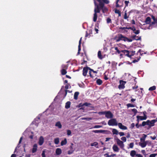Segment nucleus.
<instances>
[{
  "label": "nucleus",
  "mask_w": 157,
  "mask_h": 157,
  "mask_svg": "<svg viewBox=\"0 0 157 157\" xmlns=\"http://www.w3.org/2000/svg\"><path fill=\"white\" fill-rule=\"evenodd\" d=\"M67 143V140L65 138L63 140H62L61 143V146L65 145Z\"/></svg>",
  "instance_id": "32"
},
{
  "label": "nucleus",
  "mask_w": 157,
  "mask_h": 157,
  "mask_svg": "<svg viewBox=\"0 0 157 157\" xmlns=\"http://www.w3.org/2000/svg\"><path fill=\"white\" fill-rule=\"evenodd\" d=\"M151 18L150 17H147L146 18L145 21V22L146 24H149L151 22Z\"/></svg>",
  "instance_id": "28"
},
{
  "label": "nucleus",
  "mask_w": 157,
  "mask_h": 157,
  "mask_svg": "<svg viewBox=\"0 0 157 157\" xmlns=\"http://www.w3.org/2000/svg\"><path fill=\"white\" fill-rule=\"evenodd\" d=\"M112 132L113 135H117L118 134V131L115 128L112 129Z\"/></svg>",
  "instance_id": "24"
},
{
  "label": "nucleus",
  "mask_w": 157,
  "mask_h": 157,
  "mask_svg": "<svg viewBox=\"0 0 157 157\" xmlns=\"http://www.w3.org/2000/svg\"><path fill=\"white\" fill-rule=\"evenodd\" d=\"M95 8L94 10V14L93 21L96 22L97 21L98 16L97 13H99L100 12V8L96 2H94Z\"/></svg>",
  "instance_id": "1"
},
{
  "label": "nucleus",
  "mask_w": 157,
  "mask_h": 157,
  "mask_svg": "<svg viewBox=\"0 0 157 157\" xmlns=\"http://www.w3.org/2000/svg\"><path fill=\"white\" fill-rule=\"evenodd\" d=\"M147 135L143 134V136L140 139V142H145V139L147 137Z\"/></svg>",
  "instance_id": "21"
},
{
  "label": "nucleus",
  "mask_w": 157,
  "mask_h": 157,
  "mask_svg": "<svg viewBox=\"0 0 157 157\" xmlns=\"http://www.w3.org/2000/svg\"><path fill=\"white\" fill-rule=\"evenodd\" d=\"M147 122H148V125L150 127H153L154 126L155 123L157 122V118L155 119L152 120L151 121L147 120Z\"/></svg>",
  "instance_id": "4"
},
{
  "label": "nucleus",
  "mask_w": 157,
  "mask_h": 157,
  "mask_svg": "<svg viewBox=\"0 0 157 157\" xmlns=\"http://www.w3.org/2000/svg\"><path fill=\"white\" fill-rule=\"evenodd\" d=\"M129 15H128L127 11H125L124 12V18L125 19H127L128 21V18L129 17Z\"/></svg>",
  "instance_id": "25"
},
{
  "label": "nucleus",
  "mask_w": 157,
  "mask_h": 157,
  "mask_svg": "<svg viewBox=\"0 0 157 157\" xmlns=\"http://www.w3.org/2000/svg\"><path fill=\"white\" fill-rule=\"evenodd\" d=\"M134 143H130L129 144V146L130 148H132L133 147Z\"/></svg>",
  "instance_id": "51"
},
{
  "label": "nucleus",
  "mask_w": 157,
  "mask_h": 157,
  "mask_svg": "<svg viewBox=\"0 0 157 157\" xmlns=\"http://www.w3.org/2000/svg\"><path fill=\"white\" fill-rule=\"evenodd\" d=\"M55 126L58 127L59 128H61L62 127V125L60 121L57 122L55 124Z\"/></svg>",
  "instance_id": "23"
},
{
  "label": "nucleus",
  "mask_w": 157,
  "mask_h": 157,
  "mask_svg": "<svg viewBox=\"0 0 157 157\" xmlns=\"http://www.w3.org/2000/svg\"><path fill=\"white\" fill-rule=\"evenodd\" d=\"M103 2L104 3L108 4L109 3V1L108 0H101V2Z\"/></svg>",
  "instance_id": "39"
},
{
  "label": "nucleus",
  "mask_w": 157,
  "mask_h": 157,
  "mask_svg": "<svg viewBox=\"0 0 157 157\" xmlns=\"http://www.w3.org/2000/svg\"><path fill=\"white\" fill-rule=\"evenodd\" d=\"M37 146L36 144H34L33 146V147L32 149V152L33 153L36 152L37 150Z\"/></svg>",
  "instance_id": "14"
},
{
  "label": "nucleus",
  "mask_w": 157,
  "mask_h": 157,
  "mask_svg": "<svg viewBox=\"0 0 157 157\" xmlns=\"http://www.w3.org/2000/svg\"><path fill=\"white\" fill-rule=\"evenodd\" d=\"M45 150H44L43 151L42 153L41 154L42 157H45Z\"/></svg>",
  "instance_id": "44"
},
{
  "label": "nucleus",
  "mask_w": 157,
  "mask_h": 157,
  "mask_svg": "<svg viewBox=\"0 0 157 157\" xmlns=\"http://www.w3.org/2000/svg\"><path fill=\"white\" fill-rule=\"evenodd\" d=\"M107 23H110L111 22V20L110 18H108L107 19Z\"/></svg>",
  "instance_id": "52"
},
{
  "label": "nucleus",
  "mask_w": 157,
  "mask_h": 157,
  "mask_svg": "<svg viewBox=\"0 0 157 157\" xmlns=\"http://www.w3.org/2000/svg\"><path fill=\"white\" fill-rule=\"evenodd\" d=\"M132 111L134 113L135 115L136 114L137 112V110L135 109H132Z\"/></svg>",
  "instance_id": "48"
},
{
  "label": "nucleus",
  "mask_w": 157,
  "mask_h": 157,
  "mask_svg": "<svg viewBox=\"0 0 157 157\" xmlns=\"http://www.w3.org/2000/svg\"><path fill=\"white\" fill-rule=\"evenodd\" d=\"M125 4V6H128V4L129 3L128 1H125L124 2Z\"/></svg>",
  "instance_id": "53"
},
{
  "label": "nucleus",
  "mask_w": 157,
  "mask_h": 157,
  "mask_svg": "<svg viewBox=\"0 0 157 157\" xmlns=\"http://www.w3.org/2000/svg\"><path fill=\"white\" fill-rule=\"evenodd\" d=\"M122 52H123L124 54H125V56H128L129 57H131L132 56L131 55H130L129 54V52L128 50H124L122 51Z\"/></svg>",
  "instance_id": "15"
},
{
  "label": "nucleus",
  "mask_w": 157,
  "mask_h": 157,
  "mask_svg": "<svg viewBox=\"0 0 157 157\" xmlns=\"http://www.w3.org/2000/svg\"><path fill=\"white\" fill-rule=\"evenodd\" d=\"M102 127V126H100L99 125H95L93 127V128H101Z\"/></svg>",
  "instance_id": "50"
},
{
  "label": "nucleus",
  "mask_w": 157,
  "mask_h": 157,
  "mask_svg": "<svg viewBox=\"0 0 157 157\" xmlns=\"http://www.w3.org/2000/svg\"><path fill=\"white\" fill-rule=\"evenodd\" d=\"M157 155V154H152L149 155V157H155Z\"/></svg>",
  "instance_id": "47"
},
{
  "label": "nucleus",
  "mask_w": 157,
  "mask_h": 157,
  "mask_svg": "<svg viewBox=\"0 0 157 157\" xmlns=\"http://www.w3.org/2000/svg\"><path fill=\"white\" fill-rule=\"evenodd\" d=\"M132 38L134 40H140L141 39V37L140 36H136V35H133L132 36Z\"/></svg>",
  "instance_id": "19"
},
{
  "label": "nucleus",
  "mask_w": 157,
  "mask_h": 157,
  "mask_svg": "<svg viewBox=\"0 0 157 157\" xmlns=\"http://www.w3.org/2000/svg\"><path fill=\"white\" fill-rule=\"evenodd\" d=\"M121 140H122V141L123 142H126V140H127L126 137H124V136L122 137L121 138Z\"/></svg>",
  "instance_id": "40"
},
{
  "label": "nucleus",
  "mask_w": 157,
  "mask_h": 157,
  "mask_svg": "<svg viewBox=\"0 0 157 157\" xmlns=\"http://www.w3.org/2000/svg\"><path fill=\"white\" fill-rule=\"evenodd\" d=\"M71 103V102L69 101L67 102L65 104V108L67 109L69 108L70 107Z\"/></svg>",
  "instance_id": "22"
},
{
  "label": "nucleus",
  "mask_w": 157,
  "mask_h": 157,
  "mask_svg": "<svg viewBox=\"0 0 157 157\" xmlns=\"http://www.w3.org/2000/svg\"><path fill=\"white\" fill-rule=\"evenodd\" d=\"M139 143V145L142 148L146 146V142H140Z\"/></svg>",
  "instance_id": "18"
},
{
  "label": "nucleus",
  "mask_w": 157,
  "mask_h": 157,
  "mask_svg": "<svg viewBox=\"0 0 157 157\" xmlns=\"http://www.w3.org/2000/svg\"><path fill=\"white\" fill-rule=\"evenodd\" d=\"M82 39V37H81L80 38V40L79 41V45H78V54H79V53H80V51L81 50L80 47H81V43Z\"/></svg>",
  "instance_id": "17"
},
{
  "label": "nucleus",
  "mask_w": 157,
  "mask_h": 157,
  "mask_svg": "<svg viewBox=\"0 0 157 157\" xmlns=\"http://www.w3.org/2000/svg\"><path fill=\"white\" fill-rule=\"evenodd\" d=\"M118 37L119 38L120 40H123L124 41H125V39L126 38V37L124 36L122 34L119 35Z\"/></svg>",
  "instance_id": "16"
},
{
  "label": "nucleus",
  "mask_w": 157,
  "mask_h": 157,
  "mask_svg": "<svg viewBox=\"0 0 157 157\" xmlns=\"http://www.w3.org/2000/svg\"><path fill=\"white\" fill-rule=\"evenodd\" d=\"M67 72L66 70V69H63L61 70V73L62 75H65L66 73Z\"/></svg>",
  "instance_id": "37"
},
{
  "label": "nucleus",
  "mask_w": 157,
  "mask_h": 157,
  "mask_svg": "<svg viewBox=\"0 0 157 157\" xmlns=\"http://www.w3.org/2000/svg\"><path fill=\"white\" fill-rule=\"evenodd\" d=\"M102 81L100 79H98L96 81L97 84L99 85H101L102 83Z\"/></svg>",
  "instance_id": "36"
},
{
  "label": "nucleus",
  "mask_w": 157,
  "mask_h": 157,
  "mask_svg": "<svg viewBox=\"0 0 157 157\" xmlns=\"http://www.w3.org/2000/svg\"><path fill=\"white\" fill-rule=\"evenodd\" d=\"M147 121H143L141 124H140V126H144L146 125H148Z\"/></svg>",
  "instance_id": "34"
},
{
  "label": "nucleus",
  "mask_w": 157,
  "mask_h": 157,
  "mask_svg": "<svg viewBox=\"0 0 157 157\" xmlns=\"http://www.w3.org/2000/svg\"><path fill=\"white\" fill-rule=\"evenodd\" d=\"M119 0H117L116 1V7H119L120 6L119 4H118V2L119 1Z\"/></svg>",
  "instance_id": "57"
},
{
  "label": "nucleus",
  "mask_w": 157,
  "mask_h": 157,
  "mask_svg": "<svg viewBox=\"0 0 157 157\" xmlns=\"http://www.w3.org/2000/svg\"><path fill=\"white\" fill-rule=\"evenodd\" d=\"M126 83L125 81H124L122 80L120 81V84L118 86V88L120 89H123L124 87L125 84Z\"/></svg>",
  "instance_id": "5"
},
{
  "label": "nucleus",
  "mask_w": 157,
  "mask_h": 157,
  "mask_svg": "<svg viewBox=\"0 0 157 157\" xmlns=\"http://www.w3.org/2000/svg\"><path fill=\"white\" fill-rule=\"evenodd\" d=\"M112 148L113 151L115 152H118L120 150V149L118 146L115 144L113 145Z\"/></svg>",
  "instance_id": "10"
},
{
  "label": "nucleus",
  "mask_w": 157,
  "mask_h": 157,
  "mask_svg": "<svg viewBox=\"0 0 157 157\" xmlns=\"http://www.w3.org/2000/svg\"><path fill=\"white\" fill-rule=\"evenodd\" d=\"M141 152L144 155H146V152L145 150H143L141 151Z\"/></svg>",
  "instance_id": "62"
},
{
  "label": "nucleus",
  "mask_w": 157,
  "mask_h": 157,
  "mask_svg": "<svg viewBox=\"0 0 157 157\" xmlns=\"http://www.w3.org/2000/svg\"><path fill=\"white\" fill-rule=\"evenodd\" d=\"M79 94V93L78 92H75L74 95V98L75 100L78 99V97Z\"/></svg>",
  "instance_id": "30"
},
{
  "label": "nucleus",
  "mask_w": 157,
  "mask_h": 157,
  "mask_svg": "<svg viewBox=\"0 0 157 157\" xmlns=\"http://www.w3.org/2000/svg\"><path fill=\"white\" fill-rule=\"evenodd\" d=\"M102 4L103 6H102L101 7V6H99V5H98L100 9H102V12L103 13L106 12L108 10L107 8H106L104 6V4L103 3H102Z\"/></svg>",
  "instance_id": "9"
},
{
  "label": "nucleus",
  "mask_w": 157,
  "mask_h": 157,
  "mask_svg": "<svg viewBox=\"0 0 157 157\" xmlns=\"http://www.w3.org/2000/svg\"><path fill=\"white\" fill-rule=\"evenodd\" d=\"M91 105V104L89 103L85 102L82 105L80 104L79 105L80 106H88Z\"/></svg>",
  "instance_id": "31"
},
{
  "label": "nucleus",
  "mask_w": 157,
  "mask_h": 157,
  "mask_svg": "<svg viewBox=\"0 0 157 157\" xmlns=\"http://www.w3.org/2000/svg\"><path fill=\"white\" fill-rule=\"evenodd\" d=\"M125 41H128V42H131L132 41V39H128V38L126 37L125 39Z\"/></svg>",
  "instance_id": "43"
},
{
  "label": "nucleus",
  "mask_w": 157,
  "mask_h": 157,
  "mask_svg": "<svg viewBox=\"0 0 157 157\" xmlns=\"http://www.w3.org/2000/svg\"><path fill=\"white\" fill-rule=\"evenodd\" d=\"M140 31L139 30H137L136 29L135 30V31H134L133 32V33L136 34H139L140 33Z\"/></svg>",
  "instance_id": "42"
},
{
  "label": "nucleus",
  "mask_w": 157,
  "mask_h": 157,
  "mask_svg": "<svg viewBox=\"0 0 157 157\" xmlns=\"http://www.w3.org/2000/svg\"><path fill=\"white\" fill-rule=\"evenodd\" d=\"M112 49H114L116 51V52H115V53H117L118 54H119L120 53V51H119L118 48L117 47H113L112 48Z\"/></svg>",
  "instance_id": "29"
},
{
  "label": "nucleus",
  "mask_w": 157,
  "mask_h": 157,
  "mask_svg": "<svg viewBox=\"0 0 157 157\" xmlns=\"http://www.w3.org/2000/svg\"><path fill=\"white\" fill-rule=\"evenodd\" d=\"M98 143L96 142H95L91 144L90 145L91 146H94L96 148H98Z\"/></svg>",
  "instance_id": "26"
},
{
  "label": "nucleus",
  "mask_w": 157,
  "mask_h": 157,
  "mask_svg": "<svg viewBox=\"0 0 157 157\" xmlns=\"http://www.w3.org/2000/svg\"><path fill=\"white\" fill-rule=\"evenodd\" d=\"M118 134L120 135L121 136L124 135V134L123 132H118Z\"/></svg>",
  "instance_id": "56"
},
{
  "label": "nucleus",
  "mask_w": 157,
  "mask_h": 157,
  "mask_svg": "<svg viewBox=\"0 0 157 157\" xmlns=\"http://www.w3.org/2000/svg\"><path fill=\"white\" fill-rule=\"evenodd\" d=\"M98 57L100 59H102L103 57H102V56L101 55V53L100 51H99L98 52Z\"/></svg>",
  "instance_id": "35"
},
{
  "label": "nucleus",
  "mask_w": 157,
  "mask_h": 157,
  "mask_svg": "<svg viewBox=\"0 0 157 157\" xmlns=\"http://www.w3.org/2000/svg\"><path fill=\"white\" fill-rule=\"evenodd\" d=\"M74 151V150H73V149L71 150H70L69 151H68V154L69 155H70L71 154H72L73 153Z\"/></svg>",
  "instance_id": "45"
},
{
  "label": "nucleus",
  "mask_w": 157,
  "mask_h": 157,
  "mask_svg": "<svg viewBox=\"0 0 157 157\" xmlns=\"http://www.w3.org/2000/svg\"><path fill=\"white\" fill-rule=\"evenodd\" d=\"M105 111L99 112L98 113L99 115H105Z\"/></svg>",
  "instance_id": "49"
},
{
  "label": "nucleus",
  "mask_w": 157,
  "mask_h": 157,
  "mask_svg": "<svg viewBox=\"0 0 157 157\" xmlns=\"http://www.w3.org/2000/svg\"><path fill=\"white\" fill-rule=\"evenodd\" d=\"M82 120H86L87 121H89L90 120H92V118L91 117H83L82 118Z\"/></svg>",
  "instance_id": "41"
},
{
  "label": "nucleus",
  "mask_w": 157,
  "mask_h": 157,
  "mask_svg": "<svg viewBox=\"0 0 157 157\" xmlns=\"http://www.w3.org/2000/svg\"><path fill=\"white\" fill-rule=\"evenodd\" d=\"M118 124L116 119L115 118L109 120L108 123V124L109 126H117Z\"/></svg>",
  "instance_id": "3"
},
{
  "label": "nucleus",
  "mask_w": 157,
  "mask_h": 157,
  "mask_svg": "<svg viewBox=\"0 0 157 157\" xmlns=\"http://www.w3.org/2000/svg\"><path fill=\"white\" fill-rule=\"evenodd\" d=\"M104 131L103 130H94L92 131L93 132L95 133H102Z\"/></svg>",
  "instance_id": "27"
},
{
  "label": "nucleus",
  "mask_w": 157,
  "mask_h": 157,
  "mask_svg": "<svg viewBox=\"0 0 157 157\" xmlns=\"http://www.w3.org/2000/svg\"><path fill=\"white\" fill-rule=\"evenodd\" d=\"M136 156L137 157H143V156L140 154H137Z\"/></svg>",
  "instance_id": "63"
},
{
  "label": "nucleus",
  "mask_w": 157,
  "mask_h": 157,
  "mask_svg": "<svg viewBox=\"0 0 157 157\" xmlns=\"http://www.w3.org/2000/svg\"><path fill=\"white\" fill-rule=\"evenodd\" d=\"M139 122H138L136 124V126L137 128H139L140 126V125H139Z\"/></svg>",
  "instance_id": "61"
},
{
  "label": "nucleus",
  "mask_w": 157,
  "mask_h": 157,
  "mask_svg": "<svg viewBox=\"0 0 157 157\" xmlns=\"http://www.w3.org/2000/svg\"><path fill=\"white\" fill-rule=\"evenodd\" d=\"M115 140H116L117 144L119 146L120 148L124 150V142L118 138H115Z\"/></svg>",
  "instance_id": "2"
},
{
  "label": "nucleus",
  "mask_w": 157,
  "mask_h": 157,
  "mask_svg": "<svg viewBox=\"0 0 157 157\" xmlns=\"http://www.w3.org/2000/svg\"><path fill=\"white\" fill-rule=\"evenodd\" d=\"M120 12V10L117 9H116L115 10V12L116 13L118 14Z\"/></svg>",
  "instance_id": "60"
},
{
  "label": "nucleus",
  "mask_w": 157,
  "mask_h": 157,
  "mask_svg": "<svg viewBox=\"0 0 157 157\" xmlns=\"http://www.w3.org/2000/svg\"><path fill=\"white\" fill-rule=\"evenodd\" d=\"M155 89L156 86H153L150 87L149 89V90L150 91H152L155 90Z\"/></svg>",
  "instance_id": "38"
},
{
  "label": "nucleus",
  "mask_w": 157,
  "mask_h": 157,
  "mask_svg": "<svg viewBox=\"0 0 157 157\" xmlns=\"http://www.w3.org/2000/svg\"><path fill=\"white\" fill-rule=\"evenodd\" d=\"M88 67H85L83 68V73L82 74L83 76H85L86 75V74L88 72Z\"/></svg>",
  "instance_id": "12"
},
{
  "label": "nucleus",
  "mask_w": 157,
  "mask_h": 157,
  "mask_svg": "<svg viewBox=\"0 0 157 157\" xmlns=\"http://www.w3.org/2000/svg\"><path fill=\"white\" fill-rule=\"evenodd\" d=\"M54 142L55 144H58L59 143V139L58 138H57L54 139Z\"/></svg>",
  "instance_id": "33"
},
{
  "label": "nucleus",
  "mask_w": 157,
  "mask_h": 157,
  "mask_svg": "<svg viewBox=\"0 0 157 157\" xmlns=\"http://www.w3.org/2000/svg\"><path fill=\"white\" fill-rule=\"evenodd\" d=\"M62 67L63 68V69H66L67 68V65H63L62 66Z\"/></svg>",
  "instance_id": "58"
},
{
  "label": "nucleus",
  "mask_w": 157,
  "mask_h": 157,
  "mask_svg": "<svg viewBox=\"0 0 157 157\" xmlns=\"http://www.w3.org/2000/svg\"><path fill=\"white\" fill-rule=\"evenodd\" d=\"M94 0V2H96L95 1V0ZM98 2H99V6H101H101H103V5L102 4V3L101 2V0H97Z\"/></svg>",
  "instance_id": "46"
},
{
  "label": "nucleus",
  "mask_w": 157,
  "mask_h": 157,
  "mask_svg": "<svg viewBox=\"0 0 157 157\" xmlns=\"http://www.w3.org/2000/svg\"><path fill=\"white\" fill-rule=\"evenodd\" d=\"M117 125H118L119 128L123 130H126L127 129V128L126 126L123 125L121 123H118Z\"/></svg>",
  "instance_id": "8"
},
{
  "label": "nucleus",
  "mask_w": 157,
  "mask_h": 157,
  "mask_svg": "<svg viewBox=\"0 0 157 157\" xmlns=\"http://www.w3.org/2000/svg\"><path fill=\"white\" fill-rule=\"evenodd\" d=\"M105 117L109 119L112 118L113 117V115L110 111H105Z\"/></svg>",
  "instance_id": "6"
},
{
  "label": "nucleus",
  "mask_w": 157,
  "mask_h": 157,
  "mask_svg": "<svg viewBox=\"0 0 157 157\" xmlns=\"http://www.w3.org/2000/svg\"><path fill=\"white\" fill-rule=\"evenodd\" d=\"M127 106L128 107H134V105L133 104H127Z\"/></svg>",
  "instance_id": "54"
},
{
  "label": "nucleus",
  "mask_w": 157,
  "mask_h": 157,
  "mask_svg": "<svg viewBox=\"0 0 157 157\" xmlns=\"http://www.w3.org/2000/svg\"><path fill=\"white\" fill-rule=\"evenodd\" d=\"M134 126H135L134 123H132L131 124L130 128L132 129L134 127Z\"/></svg>",
  "instance_id": "59"
},
{
  "label": "nucleus",
  "mask_w": 157,
  "mask_h": 157,
  "mask_svg": "<svg viewBox=\"0 0 157 157\" xmlns=\"http://www.w3.org/2000/svg\"><path fill=\"white\" fill-rule=\"evenodd\" d=\"M62 153L61 149L60 148H57L56 151V153L57 155H60Z\"/></svg>",
  "instance_id": "13"
},
{
  "label": "nucleus",
  "mask_w": 157,
  "mask_h": 157,
  "mask_svg": "<svg viewBox=\"0 0 157 157\" xmlns=\"http://www.w3.org/2000/svg\"><path fill=\"white\" fill-rule=\"evenodd\" d=\"M136 151L135 150L131 151L130 153L131 156L133 157H134L135 155L136 156Z\"/></svg>",
  "instance_id": "20"
},
{
  "label": "nucleus",
  "mask_w": 157,
  "mask_h": 157,
  "mask_svg": "<svg viewBox=\"0 0 157 157\" xmlns=\"http://www.w3.org/2000/svg\"><path fill=\"white\" fill-rule=\"evenodd\" d=\"M67 135L68 136H70L71 134V132L70 130H68L67 131Z\"/></svg>",
  "instance_id": "55"
},
{
  "label": "nucleus",
  "mask_w": 157,
  "mask_h": 157,
  "mask_svg": "<svg viewBox=\"0 0 157 157\" xmlns=\"http://www.w3.org/2000/svg\"><path fill=\"white\" fill-rule=\"evenodd\" d=\"M136 118H137V122H139L140 121L146 120L147 118V116H136Z\"/></svg>",
  "instance_id": "7"
},
{
  "label": "nucleus",
  "mask_w": 157,
  "mask_h": 157,
  "mask_svg": "<svg viewBox=\"0 0 157 157\" xmlns=\"http://www.w3.org/2000/svg\"><path fill=\"white\" fill-rule=\"evenodd\" d=\"M130 136V135L129 133H128L126 137L127 138H129Z\"/></svg>",
  "instance_id": "64"
},
{
  "label": "nucleus",
  "mask_w": 157,
  "mask_h": 157,
  "mask_svg": "<svg viewBox=\"0 0 157 157\" xmlns=\"http://www.w3.org/2000/svg\"><path fill=\"white\" fill-rule=\"evenodd\" d=\"M44 142V138L42 136H41L39 139L38 143L40 146L42 145Z\"/></svg>",
  "instance_id": "11"
}]
</instances>
